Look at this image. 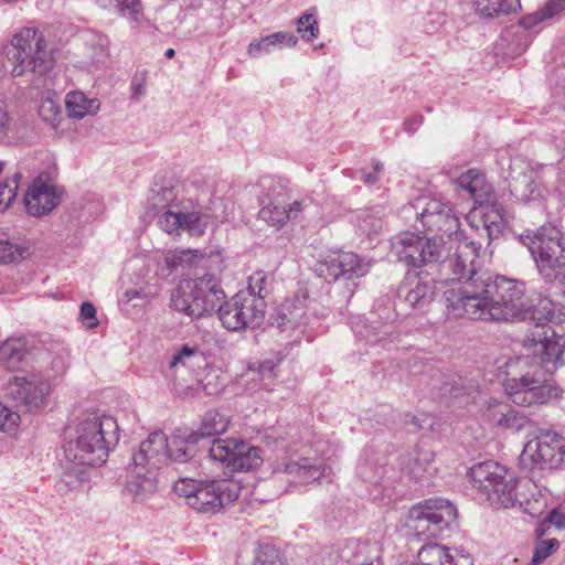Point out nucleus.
<instances>
[{"instance_id": "4be33fe9", "label": "nucleus", "mask_w": 565, "mask_h": 565, "mask_svg": "<svg viewBox=\"0 0 565 565\" xmlns=\"http://www.w3.org/2000/svg\"><path fill=\"white\" fill-rule=\"evenodd\" d=\"M302 210V201H295L288 204L274 200L260 209L259 217L273 226H282L287 221L296 218Z\"/></svg>"}, {"instance_id": "ddd939ff", "label": "nucleus", "mask_w": 565, "mask_h": 565, "mask_svg": "<svg viewBox=\"0 0 565 565\" xmlns=\"http://www.w3.org/2000/svg\"><path fill=\"white\" fill-rule=\"evenodd\" d=\"M10 396L29 412H35L47 404L50 382L40 374L14 376L8 385Z\"/></svg>"}, {"instance_id": "338daca9", "label": "nucleus", "mask_w": 565, "mask_h": 565, "mask_svg": "<svg viewBox=\"0 0 565 565\" xmlns=\"http://www.w3.org/2000/svg\"><path fill=\"white\" fill-rule=\"evenodd\" d=\"M363 181L369 185H373L379 181V178L376 173H366L363 175Z\"/></svg>"}, {"instance_id": "b1692460", "label": "nucleus", "mask_w": 565, "mask_h": 565, "mask_svg": "<svg viewBox=\"0 0 565 565\" xmlns=\"http://www.w3.org/2000/svg\"><path fill=\"white\" fill-rule=\"evenodd\" d=\"M423 237L414 233H404L396 243V254L399 262L407 266L419 268L424 266L425 256L420 257Z\"/></svg>"}, {"instance_id": "6e6552de", "label": "nucleus", "mask_w": 565, "mask_h": 565, "mask_svg": "<svg viewBox=\"0 0 565 565\" xmlns=\"http://www.w3.org/2000/svg\"><path fill=\"white\" fill-rule=\"evenodd\" d=\"M215 221L211 206H202L192 199H185L178 210L161 213L158 225L168 234L180 235L185 232L190 236L201 237Z\"/></svg>"}, {"instance_id": "f3484780", "label": "nucleus", "mask_w": 565, "mask_h": 565, "mask_svg": "<svg viewBox=\"0 0 565 565\" xmlns=\"http://www.w3.org/2000/svg\"><path fill=\"white\" fill-rule=\"evenodd\" d=\"M423 231H437L456 236L459 232V218L454 209L439 200L429 198Z\"/></svg>"}, {"instance_id": "680f3d73", "label": "nucleus", "mask_w": 565, "mask_h": 565, "mask_svg": "<svg viewBox=\"0 0 565 565\" xmlns=\"http://www.w3.org/2000/svg\"><path fill=\"white\" fill-rule=\"evenodd\" d=\"M198 255H199V250H196V249L177 250L173 254V263H174V265L182 264L183 262L191 260L192 257H198Z\"/></svg>"}, {"instance_id": "bf43d9fd", "label": "nucleus", "mask_w": 565, "mask_h": 565, "mask_svg": "<svg viewBox=\"0 0 565 565\" xmlns=\"http://www.w3.org/2000/svg\"><path fill=\"white\" fill-rule=\"evenodd\" d=\"M520 508L523 509V511L531 516H536L541 513L542 508L545 505V503L539 499H535L533 501H519Z\"/></svg>"}, {"instance_id": "37998d69", "label": "nucleus", "mask_w": 565, "mask_h": 565, "mask_svg": "<svg viewBox=\"0 0 565 565\" xmlns=\"http://www.w3.org/2000/svg\"><path fill=\"white\" fill-rule=\"evenodd\" d=\"M318 273L326 280L334 281L342 276L339 254L330 257L318 266Z\"/></svg>"}, {"instance_id": "a878e982", "label": "nucleus", "mask_w": 565, "mask_h": 565, "mask_svg": "<svg viewBox=\"0 0 565 565\" xmlns=\"http://www.w3.org/2000/svg\"><path fill=\"white\" fill-rule=\"evenodd\" d=\"M476 11L484 18H499L521 8L520 0H472Z\"/></svg>"}, {"instance_id": "4c0bfd02", "label": "nucleus", "mask_w": 565, "mask_h": 565, "mask_svg": "<svg viewBox=\"0 0 565 565\" xmlns=\"http://www.w3.org/2000/svg\"><path fill=\"white\" fill-rule=\"evenodd\" d=\"M356 228L366 236L377 234L383 228L382 216L379 213L363 211L358 215Z\"/></svg>"}, {"instance_id": "dca6fc26", "label": "nucleus", "mask_w": 565, "mask_h": 565, "mask_svg": "<svg viewBox=\"0 0 565 565\" xmlns=\"http://www.w3.org/2000/svg\"><path fill=\"white\" fill-rule=\"evenodd\" d=\"M466 220L471 228L483 230L489 238L497 237L509 223V215L499 203L488 202L475 206Z\"/></svg>"}, {"instance_id": "1a4fd4ad", "label": "nucleus", "mask_w": 565, "mask_h": 565, "mask_svg": "<svg viewBox=\"0 0 565 565\" xmlns=\"http://www.w3.org/2000/svg\"><path fill=\"white\" fill-rule=\"evenodd\" d=\"M210 457L234 472L257 470L264 462L263 450L245 440L218 438L210 447Z\"/></svg>"}, {"instance_id": "774afa93", "label": "nucleus", "mask_w": 565, "mask_h": 565, "mask_svg": "<svg viewBox=\"0 0 565 565\" xmlns=\"http://www.w3.org/2000/svg\"><path fill=\"white\" fill-rule=\"evenodd\" d=\"M125 297L127 298L128 301H130L132 299L140 298L141 292L139 290H135V289L126 290Z\"/></svg>"}, {"instance_id": "f257e3e1", "label": "nucleus", "mask_w": 565, "mask_h": 565, "mask_svg": "<svg viewBox=\"0 0 565 565\" xmlns=\"http://www.w3.org/2000/svg\"><path fill=\"white\" fill-rule=\"evenodd\" d=\"M530 354L507 363L508 377L504 392L515 405L540 406L561 396V390L552 379L564 365L565 335L557 334L547 324H535L523 340Z\"/></svg>"}, {"instance_id": "bb28decb", "label": "nucleus", "mask_w": 565, "mask_h": 565, "mask_svg": "<svg viewBox=\"0 0 565 565\" xmlns=\"http://www.w3.org/2000/svg\"><path fill=\"white\" fill-rule=\"evenodd\" d=\"M429 196H418L399 210V217L417 232L423 231Z\"/></svg>"}, {"instance_id": "8fccbe9b", "label": "nucleus", "mask_w": 565, "mask_h": 565, "mask_svg": "<svg viewBox=\"0 0 565 565\" xmlns=\"http://www.w3.org/2000/svg\"><path fill=\"white\" fill-rule=\"evenodd\" d=\"M20 420L19 414L12 412L0 403V430L11 431L15 429Z\"/></svg>"}, {"instance_id": "4d7b16f0", "label": "nucleus", "mask_w": 565, "mask_h": 565, "mask_svg": "<svg viewBox=\"0 0 565 565\" xmlns=\"http://www.w3.org/2000/svg\"><path fill=\"white\" fill-rule=\"evenodd\" d=\"M81 319L89 329L95 328L98 324L96 309L90 302H84L81 306Z\"/></svg>"}, {"instance_id": "393cba45", "label": "nucleus", "mask_w": 565, "mask_h": 565, "mask_svg": "<svg viewBox=\"0 0 565 565\" xmlns=\"http://www.w3.org/2000/svg\"><path fill=\"white\" fill-rule=\"evenodd\" d=\"M236 298L247 328L254 329L259 327L265 318V300L250 292L241 291L236 294Z\"/></svg>"}, {"instance_id": "0e129e2a", "label": "nucleus", "mask_w": 565, "mask_h": 565, "mask_svg": "<svg viewBox=\"0 0 565 565\" xmlns=\"http://www.w3.org/2000/svg\"><path fill=\"white\" fill-rule=\"evenodd\" d=\"M67 366V359L64 355H57L52 361V369L56 374H64Z\"/></svg>"}, {"instance_id": "f704fd0d", "label": "nucleus", "mask_w": 565, "mask_h": 565, "mask_svg": "<svg viewBox=\"0 0 565 565\" xmlns=\"http://www.w3.org/2000/svg\"><path fill=\"white\" fill-rule=\"evenodd\" d=\"M28 248L10 239L6 234H0V262L10 264L23 259Z\"/></svg>"}, {"instance_id": "7c9ffc66", "label": "nucleus", "mask_w": 565, "mask_h": 565, "mask_svg": "<svg viewBox=\"0 0 565 565\" xmlns=\"http://www.w3.org/2000/svg\"><path fill=\"white\" fill-rule=\"evenodd\" d=\"M184 200V195L175 188H161L150 199L153 209L162 213L178 210Z\"/></svg>"}, {"instance_id": "79ce46f5", "label": "nucleus", "mask_w": 565, "mask_h": 565, "mask_svg": "<svg viewBox=\"0 0 565 565\" xmlns=\"http://www.w3.org/2000/svg\"><path fill=\"white\" fill-rule=\"evenodd\" d=\"M445 254V247L437 239L424 238L420 246V257L425 256L424 265L438 262Z\"/></svg>"}, {"instance_id": "c9c22d12", "label": "nucleus", "mask_w": 565, "mask_h": 565, "mask_svg": "<svg viewBox=\"0 0 565 565\" xmlns=\"http://www.w3.org/2000/svg\"><path fill=\"white\" fill-rule=\"evenodd\" d=\"M434 296V288L428 281L416 280L415 285L407 291L405 300L412 307H424L429 303Z\"/></svg>"}, {"instance_id": "2eb2a0df", "label": "nucleus", "mask_w": 565, "mask_h": 565, "mask_svg": "<svg viewBox=\"0 0 565 565\" xmlns=\"http://www.w3.org/2000/svg\"><path fill=\"white\" fill-rule=\"evenodd\" d=\"M193 305L191 318H201L217 310L225 295L214 275L206 274L192 281Z\"/></svg>"}, {"instance_id": "3c124183", "label": "nucleus", "mask_w": 565, "mask_h": 565, "mask_svg": "<svg viewBox=\"0 0 565 565\" xmlns=\"http://www.w3.org/2000/svg\"><path fill=\"white\" fill-rule=\"evenodd\" d=\"M559 543L556 539L540 541L534 551V556L539 557L541 562L545 561L548 556L557 551Z\"/></svg>"}, {"instance_id": "09e8293b", "label": "nucleus", "mask_w": 565, "mask_h": 565, "mask_svg": "<svg viewBox=\"0 0 565 565\" xmlns=\"http://www.w3.org/2000/svg\"><path fill=\"white\" fill-rule=\"evenodd\" d=\"M526 424L527 419L524 416L519 415L514 409L510 407L499 427L519 431L523 429Z\"/></svg>"}, {"instance_id": "423d86ee", "label": "nucleus", "mask_w": 565, "mask_h": 565, "mask_svg": "<svg viewBox=\"0 0 565 565\" xmlns=\"http://www.w3.org/2000/svg\"><path fill=\"white\" fill-rule=\"evenodd\" d=\"M525 285L518 279L497 276L483 320L514 321L535 319Z\"/></svg>"}, {"instance_id": "9b49d317", "label": "nucleus", "mask_w": 565, "mask_h": 565, "mask_svg": "<svg viewBox=\"0 0 565 565\" xmlns=\"http://www.w3.org/2000/svg\"><path fill=\"white\" fill-rule=\"evenodd\" d=\"M239 490L234 480L200 481L196 493L189 497V507L199 513L214 514L237 500Z\"/></svg>"}, {"instance_id": "e2e57ef3", "label": "nucleus", "mask_w": 565, "mask_h": 565, "mask_svg": "<svg viewBox=\"0 0 565 565\" xmlns=\"http://www.w3.org/2000/svg\"><path fill=\"white\" fill-rule=\"evenodd\" d=\"M120 11H129L131 14L138 13V0H115Z\"/></svg>"}, {"instance_id": "473e14b6", "label": "nucleus", "mask_w": 565, "mask_h": 565, "mask_svg": "<svg viewBox=\"0 0 565 565\" xmlns=\"http://www.w3.org/2000/svg\"><path fill=\"white\" fill-rule=\"evenodd\" d=\"M339 257L343 273L342 276H345L348 279L362 277L369 271L370 264L365 263L354 253H340Z\"/></svg>"}, {"instance_id": "72a5a7b5", "label": "nucleus", "mask_w": 565, "mask_h": 565, "mask_svg": "<svg viewBox=\"0 0 565 565\" xmlns=\"http://www.w3.org/2000/svg\"><path fill=\"white\" fill-rule=\"evenodd\" d=\"M193 305L192 281L180 284L171 294V306L179 312L190 317Z\"/></svg>"}, {"instance_id": "052dcab7", "label": "nucleus", "mask_w": 565, "mask_h": 565, "mask_svg": "<svg viewBox=\"0 0 565 565\" xmlns=\"http://www.w3.org/2000/svg\"><path fill=\"white\" fill-rule=\"evenodd\" d=\"M276 45L275 41H266V36L258 42H253L248 46V54L256 56L260 51H268L270 46Z\"/></svg>"}, {"instance_id": "5701e85b", "label": "nucleus", "mask_w": 565, "mask_h": 565, "mask_svg": "<svg viewBox=\"0 0 565 565\" xmlns=\"http://www.w3.org/2000/svg\"><path fill=\"white\" fill-rule=\"evenodd\" d=\"M29 353L28 340L23 335L7 338L0 344V364L10 370H17Z\"/></svg>"}, {"instance_id": "f03ea898", "label": "nucleus", "mask_w": 565, "mask_h": 565, "mask_svg": "<svg viewBox=\"0 0 565 565\" xmlns=\"http://www.w3.org/2000/svg\"><path fill=\"white\" fill-rule=\"evenodd\" d=\"M120 438L116 418L103 413H89L79 418L66 433L64 452L78 466L99 467Z\"/></svg>"}, {"instance_id": "69168bd1", "label": "nucleus", "mask_w": 565, "mask_h": 565, "mask_svg": "<svg viewBox=\"0 0 565 565\" xmlns=\"http://www.w3.org/2000/svg\"><path fill=\"white\" fill-rule=\"evenodd\" d=\"M276 322L278 328H280L281 330H286L288 329V326L291 323V320L288 319L286 315H279L276 318Z\"/></svg>"}, {"instance_id": "e433bc0d", "label": "nucleus", "mask_w": 565, "mask_h": 565, "mask_svg": "<svg viewBox=\"0 0 565 565\" xmlns=\"http://www.w3.org/2000/svg\"><path fill=\"white\" fill-rule=\"evenodd\" d=\"M254 565H288L282 554L271 544H260L255 554Z\"/></svg>"}, {"instance_id": "412c9836", "label": "nucleus", "mask_w": 565, "mask_h": 565, "mask_svg": "<svg viewBox=\"0 0 565 565\" xmlns=\"http://www.w3.org/2000/svg\"><path fill=\"white\" fill-rule=\"evenodd\" d=\"M461 190L478 205L491 202L494 195L493 186L488 182L486 174L478 169H470L461 173Z\"/></svg>"}, {"instance_id": "6e6d98bb", "label": "nucleus", "mask_w": 565, "mask_h": 565, "mask_svg": "<svg viewBox=\"0 0 565 565\" xmlns=\"http://www.w3.org/2000/svg\"><path fill=\"white\" fill-rule=\"evenodd\" d=\"M544 525L546 527L555 526L556 529L565 527V508L559 507L553 509L544 519Z\"/></svg>"}, {"instance_id": "0eeeda50", "label": "nucleus", "mask_w": 565, "mask_h": 565, "mask_svg": "<svg viewBox=\"0 0 565 565\" xmlns=\"http://www.w3.org/2000/svg\"><path fill=\"white\" fill-rule=\"evenodd\" d=\"M472 487L487 495L494 508H513L516 503V478L504 466L489 460L475 465L468 471Z\"/></svg>"}, {"instance_id": "f8f14e48", "label": "nucleus", "mask_w": 565, "mask_h": 565, "mask_svg": "<svg viewBox=\"0 0 565 565\" xmlns=\"http://www.w3.org/2000/svg\"><path fill=\"white\" fill-rule=\"evenodd\" d=\"M564 438L556 431H542L534 439L529 440L520 456L524 465L546 466L558 465L564 456Z\"/></svg>"}, {"instance_id": "c756f323", "label": "nucleus", "mask_w": 565, "mask_h": 565, "mask_svg": "<svg viewBox=\"0 0 565 565\" xmlns=\"http://www.w3.org/2000/svg\"><path fill=\"white\" fill-rule=\"evenodd\" d=\"M418 565H456L455 558L448 548L433 543L423 546L418 553Z\"/></svg>"}, {"instance_id": "58836bf2", "label": "nucleus", "mask_w": 565, "mask_h": 565, "mask_svg": "<svg viewBox=\"0 0 565 565\" xmlns=\"http://www.w3.org/2000/svg\"><path fill=\"white\" fill-rule=\"evenodd\" d=\"M167 461L185 462L191 458V451L188 441L181 437L167 439Z\"/></svg>"}, {"instance_id": "a18cd8bd", "label": "nucleus", "mask_w": 565, "mask_h": 565, "mask_svg": "<svg viewBox=\"0 0 565 565\" xmlns=\"http://www.w3.org/2000/svg\"><path fill=\"white\" fill-rule=\"evenodd\" d=\"M444 301L447 308L448 319H457V307L459 303V288L457 284L452 281L448 288L444 291Z\"/></svg>"}, {"instance_id": "a19ab883", "label": "nucleus", "mask_w": 565, "mask_h": 565, "mask_svg": "<svg viewBox=\"0 0 565 565\" xmlns=\"http://www.w3.org/2000/svg\"><path fill=\"white\" fill-rule=\"evenodd\" d=\"M297 32L301 39L310 42L318 36V21L312 13H303L297 20Z\"/></svg>"}, {"instance_id": "4468645a", "label": "nucleus", "mask_w": 565, "mask_h": 565, "mask_svg": "<svg viewBox=\"0 0 565 565\" xmlns=\"http://www.w3.org/2000/svg\"><path fill=\"white\" fill-rule=\"evenodd\" d=\"M457 518V508L446 499L431 498L414 504L407 513V520L418 526H449Z\"/></svg>"}, {"instance_id": "20e7f679", "label": "nucleus", "mask_w": 565, "mask_h": 565, "mask_svg": "<svg viewBox=\"0 0 565 565\" xmlns=\"http://www.w3.org/2000/svg\"><path fill=\"white\" fill-rule=\"evenodd\" d=\"M535 263L540 276L548 282L565 279V235L554 226H541L520 235Z\"/></svg>"}, {"instance_id": "aec40b11", "label": "nucleus", "mask_w": 565, "mask_h": 565, "mask_svg": "<svg viewBox=\"0 0 565 565\" xmlns=\"http://www.w3.org/2000/svg\"><path fill=\"white\" fill-rule=\"evenodd\" d=\"M174 376H182L185 371L198 375L199 371L207 366L204 353L198 347L183 345L173 354L170 364Z\"/></svg>"}, {"instance_id": "de8ad7c7", "label": "nucleus", "mask_w": 565, "mask_h": 565, "mask_svg": "<svg viewBox=\"0 0 565 565\" xmlns=\"http://www.w3.org/2000/svg\"><path fill=\"white\" fill-rule=\"evenodd\" d=\"M17 182L14 180L0 182V211L7 210L17 195Z\"/></svg>"}, {"instance_id": "c85d7f7f", "label": "nucleus", "mask_w": 565, "mask_h": 565, "mask_svg": "<svg viewBox=\"0 0 565 565\" xmlns=\"http://www.w3.org/2000/svg\"><path fill=\"white\" fill-rule=\"evenodd\" d=\"M66 110L70 117L83 118L88 114H94L99 108L96 99H88L82 92H71L65 99Z\"/></svg>"}, {"instance_id": "39448f33", "label": "nucleus", "mask_w": 565, "mask_h": 565, "mask_svg": "<svg viewBox=\"0 0 565 565\" xmlns=\"http://www.w3.org/2000/svg\"><path fill=\"white\" fill-rule=\"evenodd\" d=\"M13 76L26 73L43 75L54 66V51L44 35L33 28L21 29L11 40L7 51Z\"/></svg>"}, {"instance_id": "5fc2aeb1", "label": "nucleus", "mask_w": 565, "mask_h": 565, "mask_svg": "<svg viewBox=\"0 0 565 565\" xmlns=\"http://www.w3.org/2000/svg\"><path fill=\"white\" fill-rule=\"evenodd\" d=\"M565 9V0H548L546 4L536 12L539 20L551 19Z\"/></svg>"}, {"instance_id": "9d476101", "label": "nucleus", "mask_w": 565, "mask_h": 565, "mask_svg": "<svg viewBox=\"0 0 565 565\" xmlns=\"http://www.w3.org/2000/svg\"><path fill=\"white\" fill-rule=\"evenodd\" d=\"M488 273L473 267L467 270L461 265V308L465 316L472 320H482L492 291Z\"/></svg>"}, {"instance_id": "cd10ccee", "label": "nucleus", "mask_w": 565, "mask_h": 565, "mask_svg": "<svg viewBox=\"0 0 565 565\" xmlns=\"http://www.w3.org/2000/svg\"><path fill=\"white\" fill-rule=\"evenodd\" d=\"M217 313L223 327L227 330L239 331L247 328L236 295L230 301L221 302Z\"/></svg>"}, {"instance_id": "a211bd4d", "label": "nucleus", "mask_w": 565, "mask_h": 565, "mask_svg": "<svg viewBox=\"0 0 565 565\" xmlns=\"http://www.w3.org/2000/svg\"><path fill=\"white\" fill-rule=\"evenodd\" d=\"M24 203L30 215L42 216L51 213L57 206L60 196L53 185L36 179L29 188Z\"/></svg>"}, {"instance_id": "c03bdc74", "label": "nucleus", "mask_w": 565, "mask_h": 565, "mask_svg": "<svg viewBox=\"0 0 565 565\" xmlns=\"http://www.w3.org/2000/svg\"><path fill=\"white\" fill-rule=\"evenodd\" d=\"M241 292H250L255 296H259L265 300V296L268 292V277L263 271H257L248 278V287L246 290Z\"/></svg>"}, {"instance_id": "7ed1b4c3", "label": "nucleus", "mask_w": 565, "mask_h": 565, "mask_svg": "<svg viewBox=\"0 0 565 565\" xmlns=\"http://www.w3.org/2000/svg\"><path fill=\"white\" fill-rule=\"evenodd\" d=\"M167 436L162 431L151 433L134 454L127 467L125 490L135 499L143 501L157 491V470L167 462Z\"/></svg>"}, {"instance_id": "13d9d810", "label": "nucleus", "mask_w": 565, "mask_h": 565, "mask_svg": "<svg viewBox=\"0 0 565 565\" xmlns=\"http://www.w3.org/2000/svg\"><path fill=\"white\" fill-rule=\"evenodd\" d=\"M266 41H275L276 44H286L288 47H292L298 43L297 36L287 32H276L267 35Z\"/></svg>"}, {"instance_id": "ea45409f", "label": "nucleus", "mask_w": 565, "mask_h": 565, "mask_svg": "<svg viewBox=\"0 0 565 565\" xmlns=\"http://www.w3.org/2000/svg\"><path fill=\"white\" fill-rule=\"evenodd\" d=\"M39 116L43 121L50 124L52 127H56L62 118L60 104L51 97L42 98L39 106Z\"/></svg>"}, {"instance_id": "603ef678", "label": "nucleus", "mask_w": 565, "mask_h": 565, "mask_svg": "<svg viewBox=\"0 0 565 565\" xmlns=\"http://www.w3.org/2000/svg\"><path fill=\"white\" fill-rule=\"evenodd\" d=\"M509 409L510 406L504 403L491 402L487 407L486 416L497 426H499Z\"/></svg>"}, {"instance_id": "2f4dec72", "label": "nucleus", "mask_w": 565, "mask_h": 565, "mask_svg": "<svg viewBox=\"0 0 565 565\" xmlns=\"http://www.w3.org/2000/svg\"><path fill=\"white\" fill-rule=\"evenodd\" d=\"M230 425V418L216 409H211L203 416L199 434L201 437H211L224 434Z\"/></svg>"}, {"instance_id": "864d4df0", "label": "nucleus", "mask_w": 565, "mask_h": 565, "mask_svg": "<svg viewBox=\"0 0 565 565\" xmlns=\"http://www.w3.org/2000/svg\"><path fill=\"white\" fill-rule=\"evenodd\" d=\"M200 487V481L192 479H182L174 484V491L185 499V503L189 505V497L194 495Z\"/></svg>"}, {"instance_id": "49530a36", "label": "nucleus", "mask_w": 565, "mask_h": 565, "mask_svg": "<svg viewBox=\"0 0 565 565\" xmlns=\"http://www.w3.org/2000/svg\"><path fill=\"white\" fill-rule=\"evenodd\" d=\"M14 129V119L11 116L8 105L0 98V141H3Z\"/></svg>"}, {"instance_id": "6ab92c4d", "label": "nucleus", "mask_w": 565, "mask_h": 565, "mask_svg": "<svg viewBox=\"0 0 565 565\" xmlns=\"http://www.w3.org/2000/svg\"><path fill=\"white\" fill-rule=\"evenodd\" d=\"M326 467L321 460L310 458H299L289 460L279 466L275 473H285L289 481L307 484L321 479L324 476Z\"/></svg>"}]
</instances>
